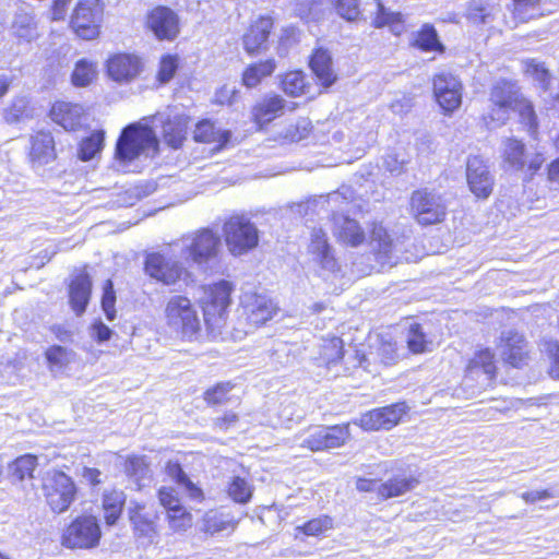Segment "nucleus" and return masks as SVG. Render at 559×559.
Here are the masks:
<instances>
[{"instance_id":"1","label":"nucleus","mask_w":559,"mask_h":559,"mask_svg":"<svg viewBox=\"0 0 559 559\" xmlns=\"http://www.w3.org/2000/svg\"><path fill=\"white\" fill-rule=\"evenodd\" d=\"M165 324L177 337L197 340L201 332L198 307L186 296H171L164 309Z\"/></svg>"},{"instance_id":"2","label":"nucleus","mask_w":559,"mask_h":559,"mask_svg":"<svg viewBox=\"0 0 559 559\" xmlns=\"http://www.w3.org/2000/svg\"><path fill=\"white\" fill-rule=\"evenodd\" d=\"M175 247H179V255L183 261L204 267L216 259L221 238L212 229L202 228L183 236Z\"/></svg>"},{"instance_id":"3","label":"nucleus","mask_w":559,"mask_h":559,"mask_svg":"<svg viewBox=\"0 0 559 559\" xmlns=\"http://www.w3.org/2000/svg\"><path fill=\"white\" fill-rule=\"evenodd\" d=\"M231 292V283L224 280L204 287V296L202 297L203 319L207 330L213 335L219 334L226 324Z\"/></svg>"},{"instance_id":"4","label":"nucleus","mask_w":559,"mask_h":559,"mask_svg":"<svg viewBox=\"0 0 559 559\" xmlns=\"http://www.w3.org/2000/svg\"><path fill=\"white\" fill-rule=\"evenodd\" d=\"M222 231L227 250L234 257L245 255L259 245L260 231L246 215L236 214L228 217L223 224Z\"/></svg>"},{"instance_id":"5","label":"nucleus","mask_w":559,"mask_h":559,"mask_svg":"<svg viewBox=\"0 0 559 559\" xmlns=\"http://www.w3.org/2000/svg\"><path fill=\"white\" fill-rule=\"evenodd\" d=\"M158 141L152 128L134 123L126 127L116 144V158L132 162L141 154L156 153Z\"/></svg>"},{"instance_id":"6","label":"nucleus","mask_w":559,"mask_h":559,"mask_svg":"<svg viewBox=\"0 0 559 559\" xmlns=\"http://www.w3.org/2000/svg\"><path fill=\"white\" fill-rule=\"evenodd\" d=\"M43 492L51 511L62 513L74 501L76 487L72 478L66 473L51 471L43 479Z\"/></svg>"},{"instance_id":"7","label":"nucleus","mask_w":559,"mask_h":559,"mask_svg":"<svg viewBox=\"0 0 559 559\" xmlns=\"http://www.w3.org/2000/svg\"><path fill=\"white\" fill-rule=\"evenodd\" d=\"M102 532L95 516L75 519L62 535V545L71 549H91L99 544Z\"/></svg>"},{"instance_id":"8","label":"nucleus","mask_w":559,"mask_h":559,"mask_svg":"<svg viewBox=\"0 0 559 559\" xmlns=\"http://www.w3.org/2000/svg\"><path fill=\"white\" fill-rule=\"evenodd\" d=\"M103 11L100 0H81L71 16V27L83 39L96 38L99 34Z\"/></svg>"},{"instance_id":"9","label":"nucleus","mask_w":559,"mask_h":559,"mask_svg":"<svg viewBox=\"0 0 559 559\" xmlns=\"http://www.w3.org/2000/svg\"><path fill=\"white\" fill-rule=\"evenodd\" d=\"M411 210L420 225H432L443 221L447 205L439 194L421 189L413 192Z\"/></svg>"},{"instance_id":"10","label":"nucleus","mask_w":559,"mask_h":559,"mask_svg":"<svg viewBox=\"0 0 559 559\" xmlns=\"http://www.w3.org/2000/svg\"><path fill=\"white\" fill-rule=\"evenodd\" d=\"M521 93L515 84L508 81L497 82L490 92L491 110L489 118L498 126L504 124L512 108L520 102Z\"/></svg>"},{"instance_id":"11","label":"nucleus","mask_w":559,"mask_h":559,"mask_svg":"<svg viewBox=\"0 0 559 559\" xmlns=\"http://www.w3.org/2000/svg\"><path fill=\"white\" fill-rule=\"evenodd\" d=\"M240 305L241 317L252 326L264 324L277 310L267 296L254 292H245L240 298Z\"/></svg>"},{"instance_id":"12","label":"nucleus","mask_w":559,"mask_h":559,"mask_svg":"<svg viewBox=\"0 0 559 559\" xmlns=\"http://www.w3.org/2000/svg\"><path fill=\"white\" fill-rule=\"evenodd\" d=\"M462 83L451 73H439L433 79V93L440 107L445 112H452L462 103Z\"/></svg>"},{"instance_id":"13","label":"nucleus","mask_w":559,"mask_h":559,"mask_svg":"<svg viewBox=\"0 0 559 559\" xmlns=\"http://www.w3.org/2000/svg\"><path fill=\"white\" fill-rule=\"evenodd\" d=\"M370 247L381 266H393L399 261V243L379 223H373L370 233Z\"/></svg>"},{"instance_id":"14","label":"nucleus","mask_w":559,"mask_h":559,"mask_svg":"<svg viewBox=\"0 0 559 559\" xmlns=\"http://www.w3.org/2000/svg\"><path fill=\"white\" fill-rule=\"evenodd\" d=\"M406 409L404 403L374 408L362 414L356 424L365 430L391 429L399 424L406 414Z\"/></svg>"},{"instance_id":"15","label":"nucleus","mask_w":559,"mask_h":559,"mask_svg":"<svg viewBox=\"0 0 559 559\" xmlns=\"http://www.w3.org/2000/svg\"><path fill=\"white\" fill-rule=\"evenodd\" d=\"M348 438V425L318 428L304 438L300 445L311 451H323L342 447Z\"/></svg>"},{"instance_id":"16","label":"nucleus","mask_w":559,"mask_h":559,"mask_svg":"<svg viewBox=\"0 0 559 559\" xmlns=\"http://www.w3.org/2000/svg\"><path fill=\"white\" fill-rule=\"evenodd\" d=\"M466 178L471 191L481 199H487L493 188V177L488 166L479 156H471L466 164Z\"/></svg>"},{"instance_id":"17","label":"nucleus","mask_w":559,"mask_h":559,"mask_svg":"<svg viewBox=\"0 0 559 559\" xmlns=\"http://www.w3.org/2000/svg\"><path fill=\"white\" fill-rule=\"evenodd\" d=\"M146 25L159 40H174L179 34L178 15L166 7L153 9L147 15Z\"/></svg>"},{"instance_id":"18","label":"nucleus","mask_w":559,"mask_h":559,"mask_svg":"<svg viewBox=\"0 0 559 559\" xmlns=\"http://www.w3.org/2000/svg\"><path fill=\"white\" fill-rule=\"evenodd\" d=\"M146 273L166 284H175L185 273V267L176 260L160 253L148 254L145 261Z\"/></svg>"},{"instance_id":"19","label":"nucleus","mask_w":559,"mask_h":559,"mask_svg":"<svg viewBox=\"0 0 559 559\" xmlns=\"http://www.w3.org/2000/svg\"><path fill=\"white\" fill-rule=\"evenodd\" d=\"M502 359L515 368L526 365L527 343L522 334L513 330L503 331L498 345Z\"/></svg>"},{"instance_id":"20","label":"nucleus","mask_w":559,"mask_h":559,"mask_svg":"<svg viewBox=\"0 0 559 559\" xmlns=\"http://www.w3.org/2000/svg\"><path fill=\"white\" fill-rule=\"evenodd\" d=\"M308 251L313 261L321 266L322 276H325V273L335 274L340 271L338 263L328 242L326 234L322 229L312 230Z\"/></svg>"},{"instance_id":"21","label":"nucleus","mask_w":559,"mask_h":559,"mask_svg":"<svg viewBox=\"0 0 559 559\" xmlns=\"http://www.w3.org/2000/svg\"><path fill=\"white\" fill-rule=\"evenodd\" d=\"M496 371L495 354L488 348L480 349L469 360L463 383L467 386L472 380L483 376L481 384H488L495 379Z\"/></svg>"},{"instance_id":"22","label":"nucleus","mask_w":559,"mask_h":559,"mask_svg":"<svg viewBox=\"0 0 559 559\" xmlns=\"http://www.w3.org/2000/svg\"><path fill=\"white\" fill-rule=\"evenodd\" d=\"M50 117L67 131L80 129L86 120L84 108L68 102H56L50 109Z\"/></svg>"},{"instance_id":"23","label":"nucleus","mask_w":559,"mask_h":559,"mask_svg":"<svg viewBox=\"0 0 559 559\" xmlns=\"http://www.w3.org/2000/svg\"><path fill=\"white\" fill-rule=\"evenodd\" d=\"M274 22L271 16H260L248 28L242 37L243 48L249 55L266 49V41Z\"/></svg>"},{"instance_id":"24","label":"nucleus","mask_w":559,"mask_h":559,"mask_svg":"<svg viewBox=\"0 0 559 559\" xmlns=\"http://www.w3.org/2000/svg\"><path fill=\"white\" fill-rule=\"evenodd\" d=\"M107 70L112 80L130 82L140 74L141 61L134 55L119 53L108 60Z\"/></svg>"},{"instance_id":"25","label":"nucleus","mask_w":559,"mask_h":559,"mask_svg":"<svg viewBox=\"0 0 559 559\" xmlns=\"http://www.w3.org/2000/svg\"><path fill=\"white\" fill-rule=\"evenodd\" d=\"M501 10L500 0H469L465 17L473 25H487L496 21Z\"/></svg>"},{"instance_id":"26","label":"nucleus","mask_w":559,"mask_h":559,"mask_svg":"<svg viewBox=\"0 0 559 559\" xmlns=\"http://www.w3.org/2000/svg\"><path fill=\"white\" fill-rule=\"evenodd\" d=\"M333 235L345 245L357 247L365 240V233L358 222L348 216L334 213L333 217Z\"/></svg>"},{"instance_id":"27","label":"nucleus","mask_w":559,"mask_h":559,"mask_svg":"<svg viewBox=\"0 0 559 559\" xmlns=\"http://www.w3.org/2000/svg\"><path fill=\"white\" fill-rule=\"evenodd\" d=\"M55 141L50 132L39 131L31 138L29 158L33 166H44L56 159Z\"/></svg>"},{"instance_id":"28","label":"nucleus","mask_w":559,"mask_h":559,"mask_svg":"<svg viewBox=\"0 0 559 559\" xmlns=\"http://www.w3.org/2000/svg\"><path fill=\"white\" fill-rule=\"evenodd\" d=\"M129 513L130 521L133 524L138 537L146 539V542L150 544L154 543L157 537L155 524L156 516L152 513L145 512V507L138 502L133 503V507L130 508Z\"/></svg>"},{"instance_id":"29","label":"nucleus","mask_w":559,"mask_h":559,"mask_svg":"<svg viewBox=\"0 0 559 559\" xmlns=\"http://www.w3.org/2000/svg\"><path fill=\"white\" fill-rule=\"evenodd\" d=\"M92 281L88 274L81 272L73 277L69 286L70 304L76 314H82L90 301Z\"/></svg>"},{"instance_id":"30","label":"nucleus","mask_w":559,"mask_h":559,"mask_svg":"<svg viewBox=\"0 0 559 559\" xmlns=\"http://www.w3.org/2000/svg\"><path fill=\"white\" fill-rule=\"evenodd\" d=\"M285 100L275 95L262 99L252 108V119L262 129L284 112Z\"/></svg>"},{"instance_id":"31","label":"nucleus","mask_w":559,"mask_h":559,"mask_svg":"<svg viewBox=\"0 0 559 559\" xmlns=\"http://www.w3.org/2000/svg\"><path fill=\"white\" fill-rule=\"evenodd\" d=\"M310 68L324 87L331 86L335 80L336 74L332 66V57L325 49H317L311 59Z\"/></svg>"},{"instance_id":"32","label":"nucleus","mask_w":559,"mask_h":559,"mask_svg":"<svg viewBox=\"0 0 559 559\" xmlns=\"http://www.w3.org/2000/svg\"><path fill=\"white\" fill-rule=\"evenodd\" d=\"M502 158L510 169L523 170L526 166L525 145L515 138H507L502 144Z\"/></svg>"},{"instance_id":"33","label":"nucleus","mask_w":559,"mask_h":559,"mask_svg":"<svg viewBox=\"0 0 559 559\" xmlns=\"http://www.w3.org/2000/svg\"><path fill=\"white\" fill-rule=\"evenodd\" d=\"M160 121L163 123L162 133L165 143L173 148L180 147L186 139V119L180 116H175L174 118L168 117L166 120Z\"/></svg>"},{"instance_id":"34","label":"nucleus","mask_w":559,"mask_h":559,"mask_svg":"<svg viewBox=\"0 0 559 559\" xmlns=\"http://www.w3.org/2000/svg\"><path fill=\"white\" fill-rule=\"evenodd\" d=\"M418 485V480L412 476H396L382 483L380 487V498L390 499L400 497L413 490Z\"/></svg>"},{"instance_id":"35","label":"nucleus","mask_w":559,"mask_h":559,"mask_svg":"<svg viewBox=\"0 0 559 559\" xmlns=\"http://www.w3.org/2000/svg\"><path fill=\"white\" fill-rule=\"evenodd\" d=\"M193 138L197 142L225 144L229 140V133L216 128L211 120L200 121L194 129Z\"/></svg>"},{"instance_id":"36","label":"nucleus","mask_w":559,"mask_h":559,"mask_svg":"<svg viewBox=\"0 0 559 559\" xmlns=\"http://www.w3.org/2000/svg\"><path fill=\"white\" fill-rule=\"evenodd\" d=\"M126 502V496L120 490H108L103 495V508L105 520L108 525H114L119 519L122 507Z\"/></svg>"},{"instance_id":"37","label":"nucleus","mask_w":559,"mask_h":559,"mask_svg":"<svg viewBox=\"0 0 559 559\" xmlns=\"http://www.w3.org/2000/svg\"><path fill=\"white\" fill-rule=\"evenodd\" d=\"M345 191H333L326 195H319L313 200L307 202V207L311 210H323L325 212H335L336 210H343V205L347 203L348 197Z\"/></svg>"},{"instance_id":"38","label":"nucleus","mask_w":559,"mask_h":559,"mask_svg":"<svg viewBox=\"0 0 559 559\" xmlns=\"http://www.w3.org/2000/svg\"><path fill=\"white\" fill-rule=\"evenodd\" d=\"M275 68L276 64L273 59L250 64L242 73V82L247 87H255L263 78L271 75Z\"/></svg>"},{"instance_id":"39","label":"nucleus","mask_w":559,"mask_h":559,"mask_svg":"<svg viewBox=\"0 0 559 559\" xmlns=\"http://www.w3.org/2000/svg\"><path fill=\"white\" fill-rule=\"evenodd\" d=\"M126 473L136 484L138 489H141L143 484L141 481L151 478V469L146 456H129L126 461Z\"/></svg>"},{"instance_id":"40","label":"nucleus","mask_w":559,"mask_h":559,"mask_svg":"<svg viewBox=\"0 0 559 559\" xmlns=\"http://www.w3.org/2000/svg\"><path fill=\"white\" fill-rule=\"evenodd\" d=\"M105 131L95 130L80 143L79 157L82 160L94 158L104 147Z\"/></svg>"},{"instance_id":"41","label":"nucleus","mask_w":559,"mask_h":559,"mask_svg":"<svg viewBox=\"0 0 559 559\" xmlns=\"http://www.w3.org/2000/svg\"><path fill=\"white\" fill-rule=\"evenodd\" d=\"M14 34L26 41H31L38 36L37 25L34 16L26 12H19L13 23Z\"/></svg>"},{"instance_id":"42","label":"nucleus","mask_w":559,"mask_h":559,"mask_svg":"<svg viewBox=\"0 0 559 559\" xmlns=\"http://www.w3.org/2000/svg\"><path fill=\"white\" fill-rule=\"evenodd\" d=\"M376 27L389 26L391 31L399 35L403 31L402 15L396 12H391L384 8L381 2H377V14L373 20Z\"/></svg>"},{"instance_id":"43","label":"nucleus","mask_w":559,"mask_h":559,"mask_svg":"<svg viewBox=\"0 0 559 559\" xmlns=\"http://www.w3.org/2000/svg\"><path fill=\"white\" fill-rule=\"evenodd\" d=\"M321 359L330 368L335 365L340 359L343 358V341L340 337L333 336L329 340H324L321 345Z\"/></svg>"},{"instance_id":"44","label":"nucleus","mask_w":559,"mask_h":559,"mask_svg":"<svg viewBox=\"0 0 559 559\" xmlns=\"http://www.w3.org/2000/svg\"><path fill=\"white\" fill-rule=\"evenodd\" d=\"M235 522L228 514L211 511L204 518V528L207 533L215 534L234 530Z\"/></svg>"},{"instance_id":"45","label":"nucleus","mask_w":559,"mask_h":559,"mask_svg":"<svg viewBox=\"0 0 559 559\" xmlns=\"http://www.w3.org/2000/svg\"><path fill=\"white\" fill-rule=\"evenodd\" d=\"M406 343L409 350L414 354H421L429 350V345L431 344V342L427 340L421 325L418 323L411 324Z\"/></svg>"},{"instance_id":"46","label":"nucleus","mask_w":559,"mask_h":559,"mask_svg":"<svg viewBox=\"0 0 559 559\" xmlns=\"http://www.w3.org/2000/svg\"><path fill=\"white\" fill-rule=\"evenodd\" d=\"M37 465V459L34 455L26 454L17 457L10 466L12 476L22 481L26 477L32 478L33 472Z\"/></svg>"},{"instance_id":"47","label":"nucleus","mask_w":559,"mask_h":559,"mask_svg":"<svg viewBox=\"0 0 559 559\" xmlns=\"http://www.w3.org/2000/svg\"><path fill=\"white\" fill-rule=\"evenodd\" d=\"M96 67L85 59L79 60L72 73V83L75 86H87L96 78Z\"/></svg>"},{"instance_id":"48","label":"nucleus","mask_w":559,"mask_h":559,"mask_svg":"<svg viewBox=\"0 0 559 559\" xmlns=\"http://www.w3.org/2000/svg\"><path fill=\"white\" fill-rule=\"evenodd\" d=\"M525 73L546 91L550 84L551 74L543 62L535 59L525 61Z\"/></svg>"},{"instance_id":"49","label":"nucleus","mask_w":559,"mask_h":559,"mask_svg":"<svg viewBox=\"0 0 559 559\" xmlns=\"http://www.w3.org/2000/svg\"><path fill=\"white\" fill-rule=\"evenodd\" d=\"M45 356L51 369H60L68 366L73 360L74 353L67 347L55 345L46 350Z\"/></svg>"},{"instance_id":"50","label":"nucleus","mask_w":559,"mask_h":559,"mask_svg":"<svg viewBox=\"0 0 559 559\" xmlns=\"http://www.w3.org/2000/svg\"><path fill=\"white\" fill-rule=\"evenodd\" d=\"M415 45L426 51L442 50V45L438 39L435 27L428 24L424 25L418 32Z\"/></svg>"},{"instance_id":"51","label":"nucleus","mask_w":559,"mask_h":559,"mask_svg":"<svg viewBox=\"0 0 559 559\" xmlns=\"http://www.w3.org/2000/svg\"><path fill=\"white\" fill-rule=\"evenodd\" d=\"M227 492L234 501L247 503L251 499L252 487L245 478L235 476L228 486Z\"/></svg>"},{"instance_id":"52","label":"nucleus","mask_w":559,"mask_h":559,"mask_svg":"<svg viewBox=\"0 0 559 559\" xmlns=\"http://www.w3.org/2000/svg\"><path fill=\"white\" fill-rule=\"evenodd\" d=\"M283 91L290 96H299L304 94L306 88V78L300 71L287 73L282 80Z\"/></svg>"},{"instance_id":"53","label":"nucleus","mask_w":559,"mask_h":559,"mask_svg":"<svg viewBox=\"0 0 559 559\" xmlns=\"http://www.w3.org/2000/svg\"><path fill=\"white\" fill-rule=\"evenodd\" d=\"M28 102L25 97L15 98L10 106L3 110V118L8 123H16L27 117Z\"/></svg>"},{"instance_id":"54","label":"nucleus","mask_w":559,"mask_h":559,"mask_svg":"<svg viewBox=\"0 0 559 559\" xmlns=\"http://www.w3.org/2000/svg\"><path fill=\"white\" fill-rule=\"evenodd\" d=\"M512 111H518L520 114L521 120L527 126L528 131L532 133L536 132L537 117L531 102L521 96L520 102L512 108Z\"/></svg>"},{"instance_id":"55","label":"nucleus","mask_w":559,"mask_h":559,"mask_svg":"<svg viewBox=\"0 0 559 559\" xmlns=\"http://www.w3.org/2000/svg\"><path fill=\"white\" fill-rule=\"evenodd\" d=\"M234 385L230 382H221L204 392V400L210 405H219L228 401V393Z\"/></svg>"},{"instance_id":"56","label":"nucleus","mask_w":559,"mask_h":559,"mask_svg":"<svg viewBox=\"0 0 559 559\" xmlns=\"http://www.w3.org/2000/svg\"><path fill=\"white\" fill-rule=\"evenodd\" d=\"M337 14L346 21H357L360 15L358 0H334Z\"/></svg>"},{"instance_id":"57","label":"nucleus","mask_w":559,"mask_h":559,"mask_svg":"<svg viewBox=\"0 0 559 559\" xmlns=\"http://www.w3.org/2000/svg\"><path fill=\"white\" fill-rule=\"evenodd\" d=\"M298 40L299 32L296 27L287 26L282 28L278 39L277 53L280 56H286L289 48L296 45Z\"/></svg>"},{"instance_id":"58","label":"nucleus","mask_w":559,"mask_h":559,"mask_svg":"<svg viewBox=\"0 0 559 559\" xmlns=\"http://www.w3.org/2000/svg\"><path fill=\"white\" fill-rule=\"evenodd\" d=\"M542 0H512V12L520 20L524 21L533 16Z\"/></svg>"},{"instance_id":"59","label":"nucleus","mask_w":559,"mask_h":559,"mask_svg":"<svg viewBox=\"0 0 559 559\" xmlns=\"http://www.w3.org/2000/svg\"><path fill=\"white\" fill-rule=\"evenodd\" d=\"M116 293L114 290V284L110 280H107L104 284V293L102 297V308L109 321L116 318Z\"/></svg>"},{"instance_id":"60","label":"nucleus","mask_w":559,"mask_h":559,"mask_svg":"<svg viewBox=\"0 0 559 559\" xmlns=\"http://www.w3.org/2000/svg\"><path fill=\"white\" fill-rule=\"evenodd\" d=\"M310 129L311 121L307 118H299L295 124H290L286 129L284 138L292 142H297L306 138Z\"/></svg>"},{"instance_id":"61","label":"nucleus","mask_w":559,"mask_h":559,"mask_svg":"<svg viewBox=\"0 0 559 559\" xmlns=\"http://www.w3.org/2000/svg\"><path fill=\"white\" fill-rule=\"evenodd\" d=\"M178 69V58L176 56H164L159 63L157 79L160 83L169 82Z\"/></svg>"},{"instance_id":"62","label":"nucleus","mask_w":559,"mask_h":559,"mask_svg":"<svg viewBox=\"0 0 559 559\" xmlns=\"http://www.w3.org/2000/svg\"><path fill=\"white\" fill-rule=\"evenodd\" d=\"M158 499L168 513L182 508L178 492L173 487H162L158 490Z\"/></svg>"},{"instance_id":"63","label":"nucleus","mask_w":559,"mask_h":559,"mask_svg":"<svg viewBox=\"0 0 559 559\" xmlns=\"http://www.w3.org/2000/svg\"><path fill=\"white\" fill-rule=\"evenodd\" d=\"M169 525L175 531H186L191 526V515L185 508L177 509L168 513Z\"/></svg>"},{"instance_id":"64","label":"nucleus","mask_w":559,"mask_h":559,"mask_svg":"<svg viewBox=\"0 0 559 559\" xmlns=\"http://www.w3.org/2000/svg\"><path fill=\"white\" fill-rule=\"evenodd\" d=\"M333 525V521L330 516H321L307 522L302 530L305 534L310 536H317L328 530H330Z\"/></svg>"}]
</instances>
